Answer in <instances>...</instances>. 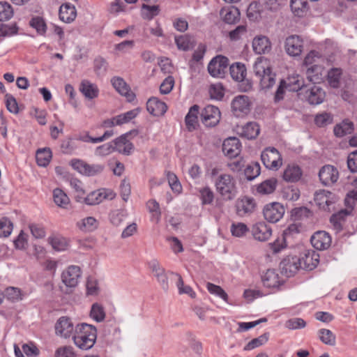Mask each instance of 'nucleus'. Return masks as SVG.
<instances>
[{
    "label": "nucleus",
    "instance_id": "nucleus-9",
    "mask_svg": "<svg viewBox=\"0 0 357 357\" xmlns=\"http://www.w3.org/2000/svg\"><path fill=\"white\" fill-rule=\"evenodd\" d=\"M116 196L114 192L109 189L101 188L93 191L84 197V202L87 205H96L105 199H113Z\"/></svg>",
    "mask_w": 357,
    "mask_h": 357
},
{
    "label": "nucleus",
    "instance_id": "nucleus-6",
    "mask_svg": "<svg viewBox=\"0 0 357 357\" xmlns=\"http://www.w3.org/2000/svg\"><path fill=\"white\" fill-rule=\"evenodd\" d=\"M231 112L236 117L246 116L251 109V101L245 95H239L234 98L231 103Z\"/></svg>",
    "mask_w": 357,
    "mask_h": 357
},
{
    "label": "nucleus",
    "instance_id": "nucleus-29",
    "mask_svg": "<svg viewBox=\"0 0 357 357\" xmlns=\"http://www.w3.org/2000/svg\"><path fill=\"white\" fill-rule=\"evenodd\" d=\"M255 199L248 197L241 198L236 204L237 211L241 215L252 213L255 211Z\"/></svg>",
    "mask_w": 357,
    "mask_h": 357
},
{
    "label": "nucleus",
    "instance_id": "nucleus-34",
    "mask_svg": "<svg viewBox=\"0 0 357 357\" xmlns=\"http://www.w3.org/2000/svg\"><path fill=\"white\" fill-rule=\"evenodd\" d=\"M199 106H192L185 119V125L188 130L192 131L196 129L198 126Z\"/></svg>",
    "mask_w": 357,
    "mask_h": 357
},
{
    "label": "nucleus",
    "instance_id": "nucleus-35",
    "mask_svg": "<svg viewBox=\"0 0 357 357\" xmlns=\"http://www.w3.org/2000/svg\"><path fill=\"white\" fill-rule=\"evenodd\" d=\"M99 225V222L94 217L89 216L82 218L77 222V227L82 231L91 232L96 230Z\"/></svg>",
    "mask_w": 357,
    "mask_h": 357
},
{
    "label": "nucleus",
    "instance_id": "nucleus-3",
    "mask_svg": "<svg viewBox=\"0 0 357 357\" xmlns=\"http://www.w3.org/2000/svg\"><path fill=\"white\" fill-rule=\"evenodd\" d=\"M82 277V271L79 266L70 265L61 273V282L69 289H75L79 284Z\"/></svg>",
    "mask_w": 357,
    "mask_h": 357
},
{
    "label": "nucleus",
    "instance_id": "nucleus-53",
    "mask_svg": "<svg viewBox=\"0 0 357 357\" xmlns=\"http://www.w3.org/2000/svg\"><path fill=\"white\" fill-rule=\"evenodd\" d=\"M245 176L249 181L257 178L261 173L260 165L258 162H251L244 170Z\"/></svg>",
    "mask_w": 357,
    "mask_h": 357
},
{
    "label": "nucleus",
    "instance_id": "nucleus-23",
    "mask_svg": "<svg viewBox=\"0 0 357 357\" xmlns=\"http://www.w3.org/2000/svg\"><path fill=\"white\" fill-rule=\"evenodd\" d=\"M303 175L301 167L294 163L289 164L284 169L282 178L285 181L295 183L298 181Z\"/></svg>",
    "mask_w": 357,
    "mask_h": 357
},
{
    "label": "nucleus",
    "instance_id": "nucleus-16",
    "mask_svg": "<svg viewBox=\"0 0 357 357\" xmlns=\"http://www.w3.org/2000/svg\"><path fill=\"white\" fill-rule=\"evenodd\" d=\"M284 47L289 56H298L303 52V40L298 36H290L286 38Z\"/></svg>",
    "mask_w": 357,
    "mask_h": 357
},
{
    "label": "nucleus",
    "instance_id": "nucleus-15",
    "mask_svg": "<svg viewBox=\"0 0 357 357\" xmlns=\"http://www.w3.org/2000/svg\"><path fill=\"white\" fill-rule=\"evenodd\" d=\"M282 272L287 277L294 275L299 269H302L300 259L297 256L287 257L280 264Z\"/></svg>",
    "mask_w": 357,
    "mask_h": 357
},
{
    "label": "nucleus",
    "instance_id": "nucleus-8",
    "mask_svg": "<svg viewBox=\"0 0 357 357\" xmlns=\"http://www.w3.org/2000/svg\"><path fill=\"white\" fill-rule=\"evenodd\" d=\"M285 213L284 207L279 202H272L266 204L263 209L264 218L273 223L282 219Z\"/></svg>",
    "mask_w": 357,
    "mask_h": 357
},
{
    "label": "nucleus",
    "instance_id": "nucleus-28",
    "mask_svg": "<svg viewBox=\"0 0 357 357\" xmlns=\"http://www.w3.org/2000/svg\"><path fill=\"white\" fill-rule=\"evenodd\" d=\"M151 268L153 275L157 278L161 287L167 291L169 288L167 277L163 268H162L158 261H153L151 264Z\"/></svg>",
    "mask_w": 357,
    "mask_h": 357
},
{
    "label": "nucleus",
    "instance_id": "nucleus-48",
    "mask_svg": "<svg viewBox=\"0 0 357 357\" xmlns=\"http://www.w3.org/2000/svg\"><path fill=\"white\" fill-rule=\"evenodd\" d=\"M139 109H134L126 112L125 113L121 114L119 115L116 116V123L118 126H121L125 123H128L132 119H135L139 114Z\"/></svg>",
    "mask_w": 357,
    "mask_h": 357
},
{
    "label": "nucleus",
    "instance_id": "nucleus-12",
    "mask_svg": "<svg viewBox=\"0 0 357 357\" xmlns=\"http://www.w3.org/2000/svg\"><path fill=\"white\" fill-rule=\"evenodd\" d=\"M337 200L333 193L326 190H321L315 192L314 202L319 208L324 211L330 210V206Z\"/></svg>",
    "mask_w": 357,
    "mask_h": 357
},
{
    "label": "nucleus",
    "instance_id": "nucleus-7",
    "mask_svg": "<svg viewBox=\"0 0 357 357\" xmlns=\"http://www.w3.org/2000/svg\"><path fill=\"white\" fill-rule=\"evenodd\" d=\"M228 61V59L222 55L214 57L208 65L209 74L214 77H223L229 65Z\"/></svg>",
    "mask_w": 357,
    "mask_h": 357
},
{
    "label": "nucleus",
    "instance_id": "nucleus-11",
    "mask_svg": "<svg viewBox=\"0 0 357 357\" xmlns=\"http://www.w3.org/2000/svg\"><path fill=\"white\" fill-rule=\"evenodd\" d=\"M220 119V112L219 109L213 105L206 106L201 113V120L207 127L216 126Z\"/></svg>",
    "mask_w": 357,
    "mask_h": 357
},
{
    "label": "nucleus",
    "instance_id": "nucleus-56",
    "mask_svg": "<svg viewBox=\"0 0 357 357\" xmlns=\"http://www.w3.org/2000/svg\"><path fill=\"white\" fill-rule=\"evenodd\" d=\"M275 75L272 71L259 77L260 87L263 90L271 89L275 83Z\"/></svg>",
    "mask_w": 357,
    "mask_h": 357
},
{
    "label": "nucleus",
    "instance_id": "nucleus-22",
    "mask_svg": "<svg viewBox=\"0 0 357 357\" xmlns=\"http://www.w3.org/2000/svg\"><path fill=\"white\" fill-rule=\"evenodd\" d=\"M128 134H123L113 141L114 151L126 155L131 154L134 146L128 139Z\"/></svg>",
    "mask_w": 357,
    "mask_h": 357
},
{
    "label": "nucleus",
    "instance_id": "nucleus-26",
    "mask_svg": "<svg viewBox=\"0 0 357 357\" xmlns=\"http://www.w3.org/2000/svg\"><path fill=\"white\" fill-rule=\"evenodd\" d=\"M272 71L271 61L264 56L257 57L253 64V72L256 77H259Z\"/></svg>",
    "mask_w": 357,
    "mask_h": 357
},
{
    "label": "nucleus",
    "instance_id": "nucleus-57",
    "mask_svg": "<svg viewBox=\"0 0 357 357\" xmlns=\"http://www.w3.org/2000/svg\"><path fill=\"white\" fill-rule=\"evenodd\" d=\"M176 277H177L178 281L176 282V287L178 290V293L180 294H188L191 298H195L196 296V293L193 291V289L189 285H185L183 281L181 276L179 274L175 273Z\"/></svg>",
    "mask_w": 357,
    "mask_h": 357
},
{
    "label": "nucleus",
    "instance_id": "nucleus-27",
    "mask_svg": "<svg viewBox=\"0 0 357 357\" xmlns=\"http://www.w3.org/2000/svg\"><path fill=\"white\" fill-rule=\"evenodd\" d=\"M222 20L227 24H235L240 20L239 10L234 6L223 8L220 13Z\"/></svg>",
    "mask_w": 357,
    "mask_h": 357
},
{
    "label": "nucleus",
    "instance_id": "nucleus-14",
    "mask_svg": "<svg viewBox=\"0 0 357 357\" xmlns=\"http://www.w3.org/2000/svg\"><path fill=\"white\" fill-rule=\"evenodd\" d=\"M252 48L256 54H266L271 51L272 44L267 36L257 35L252 39Z\"/></svg>",
    "mask_w": 357,
    "mask_h": 357
},
{
    "label": "nucleus",
    "instance_id": "nucleus-19",
    "mask_svg": "<svg viewBox=\"0 0 357 357\" xmlns=\"http://www.w3.org/2000/svg\"><path fill=\"white\" fill-rule=\"evenodd\" d=\"M252 236L259 241H268L272 235L271 228L264 222L255 224L252 228Z\"/></svg>",
    "mask_w": 357,
    "mask_h": 357
},
{
    "label": "nucleus",
    "instance_id": "nucleus-42",
    "mask_svg": "<svg viewBox=\"0 0 357 357\" xmlns=\"http://www.w3.org/2000/svg\"><path fill=\"white\" fill-rule=\"evenodd\" d=\"M146 207L151 213V220L155 223L159 222L161 217V211L158 202L155 199H150L146 203Z\"/></svg>",
    "mask_w": 357,
    "mask_h": 357
},
{
    "label": "nucleus",
    "instance_id": "nucleus-52",
    "mask_svg": "<svg viewBox=\"0 0 357 357\" xmlns=\"http://www.w3.org/2000/svg\"><path fill=\"white\" fill-rule=\"evenodd\" d=\"M211 98L220 100L225 96V89L221 83L212 84L208 89Z\"/></svg>",
    "mask_w": 357,
    "mask_h": 357
},
{
    "label": "nucleus",
    "instance_id": "nucleus-18",
    "mask_svg": "<svg viewBox=\"0 0 357 357\" xmlns=\"http://www.w3.org/2000/svg\"><path fill=\"white\" fill-rule=\"evenodd\" d=\"M241 144L236 137L226 139L222 144V151L229 158H235L241 153Z\"/></svg>",
    "mask_w": 357,
    "mask_h": 357
},
{
    "label": "nucleus",
    "instance_id": "nucleus-46",
    "mask_svg": "<svg viewBox=\"0 0 357 357\" xmlns=\"http://www.w3.org/2000/svg\"><path fill=\"white\" fill-rule=\"evenodd\" d=\"M280 196L287 201H296L300 197V192L297 188L287 186L280 192Z\"/></svg>",
    "mask_w": 357,
    "mask_h": 357
},
{
    "label": "nucleus",
    "instance_id": "nucleus-51",
    "mask_svg": "<svg viewBox=\"0 0 357 357\" xmlns=\"http://www.w3.org/2000/svg\"><path fill=\"white\" fill-rule=\"evenodd\" d=\"M29 25L41 36H44L47 31V24L43 18L40 17H32L29 22Z\"/></svg>",
    "mask_w": 357,
    "mask_h": 357
},
{
    "label": "nucleus",
    "instance_id": "nucleus-59",
    "mask_svg": "<svg viewBox=\"0 0 357 357\" xmlns=\"http://www.w3.org/2000/svg\"><path fill=\"white\" fill-rule=\"evenodd\" d=\"M318 334L323 343L328 345L335 344V335L331 331L323 328L319 331Z\"/></svg>",
    "mask_w": 357,
    "mask_h": 357
},
{
    "label": "nucleus",
    "instance_id": "nucleus-64",
    "mask_svg": "<svg viewBox=\"0 0 357 357\" xmlns=\"http://www.w3.org/2000/svg\"><path fill=\"white\" fill-rule=\"evenodd\" d=\"M54 357H77V355L71 346H62L56 349Z\"/></svg>",
    "mask_w": 357,
    "mask_h": 357
},
{
    "label": "nucleus",
    "instance_id": "nucleus-43",
    "mask_svg": "<svg viewBox=\"0 0 357 357\" xmlns=\"http://www.w3.org/2000/svg\"><path fill=\"white\" fill-rule=\"evenodd\" d=\"M53 199L54 203L61 208H66L70 203V199L61 189L56 188L53 190Z\"/></svg>",
    "mask_w": 357,
    "mask_h": 357
},
{
    "label": "nucleus",
    "instance_id": "nucleus-41",
    "mask_svg": "<svg viewBox=\"0 0 357 357\" xmlns=\"http://www.w3.org/2000/svg\"><path fill=\"white\" fill-rule=\"evenodd\" d=\"M342 78V70L338 68L331 69L327 74V81L330 86L337 89L340 87Z\"/></svg>",
    "mask_w": 357,
    "mask_h": 357
},
{
    "label": "nucleus",
    "instance_id": "nucleus-5",
    "mask_svg": "<svg viewBox=\"0 0 357 357\" xmlns=\"http://www.w3.org/2000/svg\"><path fill=\"white\" fill-rule=\"evenodd\" d=\"M54 331L56 336L68 339L73 337L75 332V326L70 318L68 317H61L55 323Z\"/></svg>",
    "mask_w": 357,
    "mask_h": 357
},
{
    "label": "nucleus",
    "instance_id": "nucleus-45",
    "mask_svg": "<svg viewBox=\"0 0 357 357\" xmlns=\"http://www.w3.org/2000/svg\"><path fill=\"white\" fill-rule=\"evenodd\" d=\"M354 130V124L351 121H344L336 125L334 128V133L337 137H343L351 133Z\"/></svg>",
    "mask_w": 357,
    "mask_h": 357
},
{
    "label": "nucleus",
    "instance_id": "nucleus-36",
    "mask_svg": "<svg viewBox=\"0 0 357 357\" xmlns=\"http://www.w3.org/2000/svg\"><path fill=\"white\" fill-rule=\"evenodd\" d=\"M282 81L284 82L286 89L289 91H298L301 89L303 86V79L298 74L289 76L287 79Z\"/></svg>",
    "mask_w": 357,
    "mask_h": 357
},
{
    "label": "nucleus",
    "instance_id": "nucleus-21",
    "mask_svg": "<svg viewBox=\"0 0 357 357\" xmlns=\"http://www.w3.org/2000/svg\"><path fill=\"white\" fill-rule=\"evenodd\" d=\"M111 84L115 90L121 96L126 97L128 101L135 98V94L130 91L129 86L121 77H114L111 79Z\"/></svg>",
    "mask_w": 357,
    "mask_h": 357
},
{
    "label": "nucleus",
    "instance_id": "nucleus-62",
    "mask_svg": "<svg viewBox=\"0 0 357 357\" xmlns=\"http://www.w3.org/2000/svg\"><path fill=\"white\" fill-rule=\"evenodd\" d=\"M206 288L208 292L213 295L220 297L225 301H227L228 296L225 290L220 286L211 282H207Z\"/></svg>",
    "mask_w": 357,
    "mask_h": 357
},
{
    "label": "nucleus",
    "instance_id": "nucleus-1",
    "mask_svg": "<svg viewBox=\"0 0 357 357\" xmlns=\"http://www.w3.org/2000/svg\"><path fill=\"white\" fill-rule=\"evenodd\" d=\"M213 184L217 193L224 201L233 200L238 194L236 179L229 174H220L213 181Z\"/></svg>",
    "mask_w": 357,
    "mask_h": 357
},
{
    "label": "nucleus",
    "instance_id": "nucleus-60",
    "mask_svg": "<svg viewBox=\"0 0 357 357\" xmlns=\"http://www.w3.org/2000/svg\"><path fill=\"white\" fill-rule=\"evenodd\" d=\"M160 11L158 6H149L143 4L142 7V15L143 18L146 20H151L155 16L158 15Z\"/></svg>",
    "mask_w": 357,
    "mask_h": 357
},
{
    "label": "nucleus",
    "instance_id": "nucleus-49",
    "mask_svg": "<svg viewBox=\"0 0 357 357\" xmlns=\"http://www.w3.org/2000/svg\"><path fill=\"white\" fill-rule=\"evenodd\" d=\"M52 152L50 149H40L36 152V161L39 166H47L51 160Z\"/></svg>",
    "mask_w": 357,
    "mask_h": 357
},
{
    "label": "nucleus",
    "instance_id": "nucleus-20",
    "mask_svg": "<svg viewBox=\"0 0 357 357\" xmlns=\"http://www.w3.org/2000/svg\"><path fill=\"white\" fill-rule=\"evenodd\" d=\"M312 245L317 250H326L331 245V238L329 234L324 231H317L311 237Z\"/></svg>",
    "mask_w": 357,
    "mask_h": 357
},
{
    "label": "nucleus",
    "instance_id": "nucleus-63",
    "mask_svg": "<svg viewBox=\"0 0 357 357\" xmlns=\"http://www.w3.org/2000/svg\"><path fill=\"white\" fill-rule=\"evenodd\" d=\"M231 234L236 237H243L248 231V227L243 222H234L231 225Z\"/></svg>",
    "mask_w": 357,
    "mask_h": 357
},
{
    "label": "nucleus",
    "instance_id": "nucleus-24",
    "mask_svg": "<svg viewBox=\"0 0 357 357\" xmlns=\"http://www.w3.org/2000/svg\"><path fill=\"white\" fill-rule=\"evenodd\" d=\"M305 97L311 105L321 103L325 98L324 91L318 86H312L305 91Z\"/></svg>",
    "mask_w": 357,
    "mask_h": 357
},
{
    "label": "nucleus",
    "instance_id": "nucleus-13",
    "mask_svg": "<svg viewBox=\"0 0 357 357\" xmlns=\"http://www.w3.org/2000/svg\"><path fill=\"white\" fill-rule=\"evenodd\" d=\"M321 183L326 186H330L336 183L339 178L338 170L333 165H326L322 167L319 172Z\"/></svg>",
    "mask_w": 357,
    "mask_h": 357
},
{
    "label": "nucleus",
    "instance_id": "nucleus-31",
    "mask_svg": "<svg viewBox=\"0 0 357 357\" xmlns=\"http://www.w3.org/2000/svg\"><path fill=\"white\" fill-rule=\"evenodd\" d=\"M79 90L86 98L92 100L99 95V89L96 84L89 80H83L81 82Z\"/></svg>",
    "mask_w": 357,
    "mask_h": 357
},
{
    "label": "nucleus",
    "instance_id": "nucleus-30",
    "mask_svg": "<svg viewBox=\"0 0 357 357\" xmlns=\"http://www.w3.org/2000/svg\"><path fill=\"white\" fill-rule=\"evenodd\" d=\"M77 16L75 7L70 3H66L61 6L59 9V18L66 23L73 22Z\"/></svg>",
    "mask_w": 357,
    "mask_h": 357
},
{
    "label": "nucleus",
    "instance_id": "nucleus-44",
    "mask_svg": "<svg viewBox=\"0 0 357 357\" xmlns=\"http://www.w3.org/2000/svg\"><path fill=\"white\" fill-rule=\"evenodd\" d=\"M290 7L295 15L303 16L308 9L307 1L306 0H291Z\"/></svg>",
    "mask_w": 357,
    "mask_h": 357
},
{
    "label": "nucleus",
    "instance_id": "nucleus-47",
    "mask_svg": "<svg viewBox=\"0 0 357 357\" xmlns=\"http://www.w3.org/2000/svg\"><path fill=\"white\" fill-rule=\"evenodd\" d=\"M175 43L178 50L188 51L193 47V41L188 35L175 37Z\"/></svg>",
    "mask_w": 357,
    "mask_h": 357
},
{
    "label": "nucleus",
    "instance_id": "nucleus-50",
    "mask_svg": "<svg viewBox=\"0 0 357 357\" xmlns=\"http://www.w3.org/2000/svg\"><path fill=\"white\" fill-rule=\"evenodd\" d=\"M90 317L97 322L102 321L105 318L104 307L99 303H93L91 306Z\"/></svg>",
    "mask_w": 357,
    "mask_h": 357
},
{
    "label": "nucleus",
    "instance_id": "nucleus-54",
    "mask_svg": "<svg viewBox=\"0 0 357 357\" xmlns=\"http://www.w3.org/2000/svg\"><path fill=\"white\" fill-rule=\"evenodd\" d=\"M166 176L172 190L177 195L180 194L182 191V185L176 175L173 172H167Z\"/></svg>",
    "mask_w": 357,
    "mask_h": 357
},
{
    "label": "nucleus",
    "instance_id": "nucleus-32",
    "mask_svg": "<svg viewBox=\"0 0 357 357\" xmlns=\"http://www.w3.org/2000/svg\"><path fill=\"white\" fill-rule=\"evenodd\" d=\"M277 185L278 180L271 178L256 185V191L261 195H270L275 190Z\"/></svg>",
    "mask_w": 357,
    "mask_h": 357
},
{
    "label": "nucleus",
    "instance_id": "nucleus-4",
    "mask_svg": "<svg viewBox=\"0 0 357 357\" xmlns=\"http://www.w3.org/2000/svg\"><path fill=\"white\" fill-rule=\"evenodd\" d=\"M261 159L264 166L268 169L278 170L282 165L280 153L273 147L265 149L261 154Z\"/></svg>",
    "mask_w": 357,
    "mask_h": 357
},
{
    "label": "nucleus",
    "instance_id": "nucleus-37",
    "mask_svg": "<svg viewBox=\"0 0 357 357\" xmlns=\"http://www.w3.org/2000/svg\"><path fill=\"white\" fill-rule=\"evenodd\" d=\"M230 75L233 79L236 82H242L246 76V68L244 64L236 63L232 64L230 68Z\"/></svg>",
    "mask_w": 357,
    "mask_h": 357
},
{
    "label": "nucleus",
    "instance_id": "nucleus-38",
    "mask_svg": "<svg viewBox=\"0 0 357 357\" xmlns=\"http://www.w3.org/2000/svg\"><path fill=\"white\" fill-rule=\"evenodd\" d=\"M48 242L52 248L58 252L65 251L68 248V241L61 236H52L48 238Z\"/></svg>",
    "mask_w": 357,
    "mask_h": 357
},
{
    "label": "nucleus",
    "instance_id": "nucleus-39",
    "mask_svg": "<svg viewBox=\"0 0 357 357\" xmlns=\"http://www.w3.org/2000/svg\"><path fill=\"white\" fill-rule=\"evenodd\" d=\"M259 133V127L258 124L254 122H250L241 128L240 134L242 137L247 139H254Z\"/></svg>",
    "mask_w": 357,
    "mask_h": 357
},
{
    "label": "nucleus",
    "instance_id": "nucleus-58",
    "mask_svg": "<svg viewBox=\"0 0 357 357\" xmlns=\"http://www.w3.org/2000/svg\"><path fill=\"white\" fill-rule=\"evenodd\" d=\"M269 338V333H266L250 341L245 347V350H252L266 343Z\"/></svg>",
    "mask_w": 357,
    "mask_h": 357
},
{
    "label": "nucleus",
    "instance_id": "nucleus-2",
    "mask_svg": "<svg viewBox=\"0 0 357 357\" xmlns=\"http://www.w3.org/2000/svg\"><path fill=\"white\" fill-rule=\"evenodd\" d=\"M96 337L97 331L93 325L82 323L75 326L73 340L79 349L82 350L91 349L94 345Z\"/></svg>",
    "mask_w": 357,
    "mask_h": 357
},
{
    "label": "nucleus",
    "instance_id": "nucleus-40",
    "mask_svg": "<svg viewBox=\"0 0 357 357\" xmlns=\"http://www.w3.org/2000/svg\"><path fill=\"white\" fill-rule=\"evenodd\" d=\"M263 6L259 3H251L247 10L248 17L252 21H257L262 17Z\"/></svg>",
    "mask_w": 357,
    "mask_h": 357
},
{
    "label": "nucleus",
    "instance_id": "nucleus-55",
    "mask_svg": "<svg viewBox=\"0 0 357 357\" xmlns=\"http://www.w3.org/2000/svg\"><path fill=\"white\" fill-rule=\"evenodd\" d=\"M198 191L202 204H211L213 202L214 193L208 186L201 188Z\"/></svg>",
    "mask_w": 357,
    "mask_h": 357
},
{
    "label": "nucleus",
    "instance_id": "nucleus-61",
    "mask_svg": "<svg viewBox=\"0 0 357 357\" xmlns=\"http://www.w3.org/2000/svg\"><path fill=\"white\" fill-rule=\"evenodd\" d=\"M127 213L124 210H114L109 215L111 223L114 226L120 225L126 218Z\"/></svg>",
    "mask_w": 357,
    "mask_h": 357
},
{
    "label": "nucleus",
    "instance_id": "nucleus-17",
    "mask_svg": "<svg viewBox=\"0 0 357 357\" xmlns=\"http://www.w3.org/2000/svg\"><path fill=\"white\" fill-rule=\"evenodd\" d=\"M298 259L302 269L312 270L319 264V255L314 250H305L301 254Z\"/></svg>",
    "mask_w": 357,
    "mask_h": 357
},
{
    "label": "nucleus",
    "instance_id": "nucleus-25",
    "mask_svg": "<svg viewBox=\"0 0 357 357\" xmlns=\"http://www.w3.org/2000/svg\"><path fill=\"white\" fill-rule=\"evenodd\" d=\"M146 109L151 114L158 116L163 115L166 112L167 107L164 102L160 101L155 97H153L147 101Z\"/></svg>",
    "mask_w": 357,
    "mask_h": 357
},
{
    "label": "nucleus",
    "instance_id": "nucleus-10",
    "mask_svg": "<svg viewBox=\"0 0 357 357\" xmlns=\"http://www.w3.org/2000/svg\"><path fill=\"white\" fill-rule=\"evenodd\" d=\"M261 280L264 287L269 289H278L283 284L284 280L275 269H268L261 274Z\"/></svg>",
    "mask_w": 357,
    "mask_h": 357
},
{
    "label": "nucleus",
    "instance_id": "nucleus-33",
    "mask_svg": "<svg viewBox=\"0 0 357 357\" xmlns=\"http://www.w3.org/2000/svg\"><path fill=\"white\" fill-rule=\"evenodd\" d=\"M324 70L322 66L319 65H312L307 68L306 70V77L307 79L313 83H319L323 80Z\"/></svg>",
    "mask_w": 357,
    "mask_h": 357
}]
</instances>
